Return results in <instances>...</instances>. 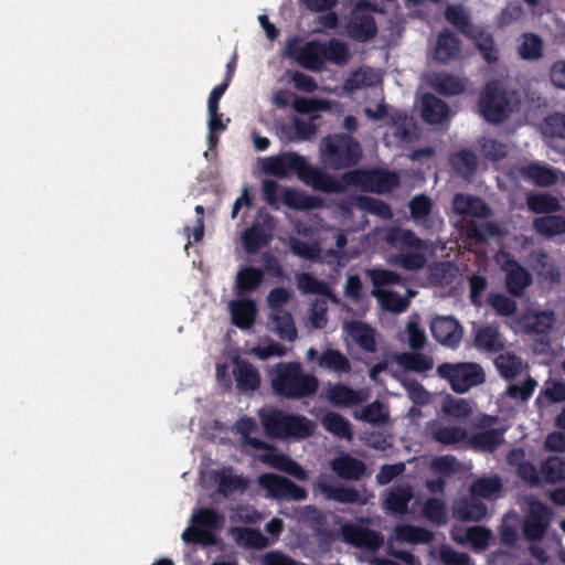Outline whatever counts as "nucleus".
Masks as SVG:
<instances>
[{
	"mask_svg": "<svg viewBox=\"0 0 565 565\" xmlns=\"http://www.w3.org/2000/svg\"><path fill=\"white\" fill-rule=\"evenodd\" d=\"M270 386L276 396L286 399H302L315 395L319 390V380L311 373H305L298 361L278 362L269 371Z\"/></svg>",
	"mask_w": 565,
	"mask_h": 565,
	"instance_id": "1",
	"label": "nucleus"
},
{
	"mask_svg": "<svg viewBox=\"0 0 565 565\" xmlns=\"http://www.w3.org/2000/svg\"><path fill=\"white\" fill-rule=\"evenodd\" d=\"M264 433L269 438L303 439L312 435L313 425L302 415L289 414L285 411L273 408L259 414Z\"/></svg>",
	"mask_w": 565,
	"mask_h": 565,
	"instance_id": "2",
	"label": "nucleus"
},
{
	"mask_svg": "<svg viewBox=\"0 0 565 565\" xmlns=\"http://www.w3.org/2000/svg\"><path fill=\"white\" fill-rule=\"evenodd\" d=\"M321 161L332 170L355 166L362 157L360 142L348 134L324 137L320 145Z\"/></svg>",
	"mask_w": 565,
	"mask_h": 565,
	"instance_id": "3",
	"label": "nucleus"
},
{
	"mask_svg": "<svg viewBox=\"0 0 565 565\" xmlns=\"http://www.w3.org/2000/svg\"><path fill=\"white\" fill-rule=\"evenodd\" d=\"M343 181L363 192H390L399 184L398 175L386 169H353L343 173Z\"/></svg>",
	"mask_w": 565,
	"mask_h": 565,
	"instance_id": "4",
	"label": "nucleus"
},
{
	"mask_svg": "<svg viewBox=\"0 0 565 565\" xmlns=\"http://www.w3.org/2000/svg\"><path fill=\"white\" fill-rule=\"evenodd\" d=\"M479 110L489 122L501 124L513 111L508 90L499 81H490L486 84L479 97Z\"/></svg>",
	"mask_w": 565,
	"mask_h": 565,
	"instance_id": "5",
	"label": "nucleus"
},
{
	"mask_svg": "<svg viewBox=\"0 0 565 565\" xmlns=\"http://www.w3.org/2000/svg\"><path fill=\"white\" fill-rule=\"evenodd\" d=\"M437 374L449 382L454 392L462 394L470 387L484 382V372L477 363H441L437 366Z\"/></svg>",
	"mask_w": 565,
	"mask_h": 565,
	"instance_id": "6",
	"label": "nucleus"
},
{
	"mask_svg": "<svg viewBox=\"0 0 565 565\" xmlns=\"http://www.w3.org/2000/svg\"><path fill=\"white\" fill-rule=\"evenodd\" d=\"M495 262L505 274L504 285L509 295L522 298L533 282L532 274L522 266L509 252H499Z\"/></svg>",
	"mask_w": 565,
	"mask_h": 565,
	"instance_id": "7",
	"label": "nucleus"
},
{
	"mask_svg": "<svg viewBox=\"0 0 565 565\" xmlns=\"http://www.w3.org/2000/svg\"><path fill=\"white\" fill-rule=\"evenodd\" d=\"M275 218L266 213L256 218L242 235L243 247L247 254H256L267 246L273 238Z\"/></svg>",
	"mask_w": 565,
	"mask_h": 565,
	"instance_id": "8",
	"label": "nucleus"
},
{
	"mask_svg": "<svg viewBox=\"0 0 565 565\" xmlns=\"http://www.w3.org/2000/svg\"><path fill=\"white\" fill-rule=\"evenodd\" d=\"M307 163V159L296 152H284L265 158L263 170L266 174L280 179L288 178L291 173H296L301 179Z\"/></svg>",
	"mask_w": 565,
	"mask_h": 565,
	"instance_id": "9",
	"label": "nucleus"
},
{
	"mask_svg": "<svg viewBox=\"0 0 565 565\" xmlns=\"http://www.w3.org/2000/svg\"><path fill=\"white\" fill-rule=\"evenodd\" d=\"M552 510L541 501L530 503L529 512L523 523V536L526 541H541L551 523Z\"/></svg>",
	"mask_w": 565,
	"mask_h": 565,
	"instance_id": "10",
	"label": "nucleus"
},
{
	"mask_svg": "<svg viewBox=\"0 0 565 565\" xmlns=\"http://www.w3.org/2000/svg\"><path fill=\"white\" fill-rule=\"evenodd\" d=\"M430 331L434 339L440 344L456 349L459 347L463 329L452 316H436L430 321Z\"/></svg>",
	"mask_w": 565,
	"mask_h": 565,
	"instance_id": "11",
	"label": "nucleus"
},
{
	"mask_svg": "<svg viewBox=\"0 0 565 565\" xmlns=\"http://www.w3.org/2000/svg\"><path fill=\"white\" fill-rule=\"evenodd\" d=\"M305 184L324 193H343L348 184L343 181V174L338 179L320 168L307 163L300 179Z\"/></svg>",
	"mask_w": 565,
	"mask_h": 565,
	"instance_id": "12",
	"label": "nucleus"
},
{
	"mask_svg": "<svg viewBox=\"0 0 565 565\" xmlns=\"http://www.w3.org/2000/svg\"><path fill=\"white\" fill-rule=\"evenodd\" d=\"M330 468L339 478L350 481H359L366 473V465L349 454L333 458Z\"/></svg>",
	"mask_w": 565,
	"mask_h": 565,
	"instance_id": "13",
	"label": "nucleus"
},
{
	"mask_svg": "<svg viewBox=\"0 0 565 565\" xmlns=\"http://www.w3.org/2000/svg\"><path fill=\"white\" fill-rule=\"evenodd\" d=\"M385 242L393 248L427 249V242L417 236L412 230L399 226L390 227L384 235Z\"/></svg>",
	"mask_w": 565,
	"mask_h": 565,
	"instance_id": "14",
	"label": "nucleus"
},
{
	"mask_svg": "<svg viewBox=\"0 0 565 565\" xmlns=\"http://www.w3.org/2000/svg\"><path fill=\"white\" fill-rule=\"evenodd\" d=\"M454 212L458 215L488 217L492 211L486 201L476 195L457 193L452 199Z\"/></svg>",
	"mask_w": 565,
	"mask_h": 565,
	"instance_id": "15",
	"label": "nucleus"
},
{
	"mask_svg": "<svg viewBox=\"0 0 565 565\" xmlns=\"http://www.w3.org/2000/svg\"><path fill=\"white\" fill-rule=\"evenodd\" d=\"M259 460L299 481H306L309 478L308 471L285 454L265 452L260 455Z\"/></svg>",
	"mask_w": 565,
	"mask_h": 565,
	"instance_id": "16",
	"label": "nucleus"
},
{
	"mask_svg": "<svg viewBox=\"0 0 565 565\" xmlns=\"http://www.w3.org/2000/svg\"><path fill=\"white\" fill-rule=\"evenodd\" d=\"M233 375L236 387L242 392L256 391L260 386V374L248 361L236 358L234 360Z\"/></svg>",
	"mask_w": 565,
	"mask_h": 565,
	"instance_id": "17",
	"label": "nucleus"
},
{
	"mask_svg": "<svg viewBox=\"0 0 565 565\" xmlns=\"http://www.w3.org/2000/svg\"><path fill=\"white\" fill-rule=\"evenodd\" d=\"M413 499V489L409 484H395L391 487L383 501L387 512L403 515L408 512V504Z\"/></svg>",
	"mask_w": 565,
	"mask_h": 565,
	"instance_id": "18",
	"label": "nucleus"
},
{
	"mask_svg": "<svg viewBox=\"0 0 565 565\" xmlns=\"http://www.w3.org/2000/svg\"><path fill=\"white\" fill-rule=\"evenodd\" d=\"M315 489L319 491L327 500H332L343 504H364L360 492L353 487L331 486L323 481H317L313 484Z\"/></svg>",
	"mask_w": 565,
	"mask_h": 565,
	"instance_id": "19",
	"label": "nucleus"
},
{
	"mask_svg": "<svg viewBox=\"0 0 565 565\" xmlns=\"http://www.w3.org/2000/svg\"><path fill=\"white\" fill-rule=\"evenodd\" d=\"M327 398L334 406L350 407L365 402L367 395L345 384H334L327 391Z\"/></svg>",
	"mask_w": 565,
	"mask_h": 565,
	"instance_id": "20",
	"label": "nucleus"
},
{
	"mask_svg": "<svg viewBox=\"0 0 565 565\" xmlns=\"http://www.w3.org/2000/svg\"><path fill=\"white\" fill-rule=\"evenodd\" d=\"M232 322L235 327L247 330L254 322L257 315V307L254 300L242 298L230 303Z\"/></svg>",
	"mask_w": 565,
	"mask_h": 565,
	"instance_id": "21",
	"label": "nucleus"
},
{
	"mask_svg": "<svg viewBox=\"0 0 565 565\" xmlns=\"http://www.w3.org/2000/svg\"><path fill=\"white\" fill-rule=\"evenodd\" d=\"M298 63L306 70L320 72L326 63V54L322 49V42L309 41L297 54Z\"/></svg>",
	"mask_w": 565,
	"mask_h": 565,
	"instance_id": "22",
	"label": "nucleus"
},
{
	"mask_svg": "<svg viewBox=\"0 0 565 565\" xmlns=\"http://www.w3.org/2000/svg\"><path fill=\"white\" fill-rule=\"evenodd\" d=\"M448 104L434 94L427 93L422 99V118L425 122L435 125L441 124L449 114Z\"/></svg>",
	"mask_w": 565,
	"mask_h": 565,
	"instance_id": "23",
	"label": "nucleus"
},
{
	"mask_svg": "<svg viewBox=\"0 0 565 565\" xmlns=\"http://www.w3.org/2000/svg\"><path fill=\"white\" fill-rule=\"evenodd\" d=\"M505 428H490L482 431H478L468 438V443L471 448L484 451L493 452L504 443Z\"/></svg>",
	"mask_w": 565,
	"mask_h": 565,
	"instance_id": "24",
	"label": "nucleus"
},
{
	"mask_svg": "<svg viewBox=\"0 0 565 565\" xmlns=\"http://www.w3.org/2000/svg\"><path fill=\"white\" fill-rule=\"evenodd\" d=\"M264 280V270L254 266L241 268L235 279V294L244 297L255 291Z\"/></svg>",
	"mask_w": 565,
	"mask_h": 565,
	"instance_id": "25",
	"label": "nucleus"
},
{
	"mask_svg": "<svg viewBox=\"0 0 565 565\" xmlns=\"http://www.w3.org/2000/svg\"><path fill=\"white\" fill-rule=\"evenodd\" d=\"M520 172L524 179L537 186H551L558 181L555 169L537 162L522 167Z\"/></svg>",
	"mask_w": 565,
	"mask_h": 565,
	"instance_id": "26",
	"label": "nucleus"
},
{
	"mask_svg": "<svg viewBox=\"0 0 565 565\" xmlns=\"http://www.w3.org/2000/svg\"><path fill=\"white\" fill-rule=\"evenodd\" d=\"M460 52L459 39L448 29H444L437 39L434 57L441 64L448 63Z\"/></svg>",
	"mask_w": 565,
	"mask_h": 565,
	"instance_id": "27",
	"label": "nucleus"
},
{
	"mask_svg": "<svg viewBox=\"0 0 565 565\" xmlns=\"http://www.w3.org/2000/svg\"><path fill=\"white\" fill-rule=\"evenodd\" d=\"M343 533L349 542L360 547L376 548L383 541L379 532L369 527L348 525L343 527Z\"/></svg>",
	"mask_w": 565,
	"mask_h": 565,
	"instance_id": "28",
	"label": "nucleus"
},
{
	"mask_svg": "<svg viewBox=\"0 0 565 565\" xmlns=\"http://www.w3.org/2000/svg\"><path fill=\"white\" fill-rule=\"evenodd\" d=\"M348 333L365 352H376L375 330L365 322L354 320L348 324Z\"/></svg>",
	"mask_w": 565,
	"mask_h": 565,
	"instance_id": "29",
	"label": "nucleus"
},
{
	"mask_svg": "<svg viewBox=\"0 0 565 565\" xmlns=\"http://www.w3.org/2000/svg\"><path fill=\"white\" fill-rule=\"evenodd\" d=\"M475 345L492 353L500 352L504 349L499 329L492 324L483 326L477 330Z\"/></svg>",
	"mask_w": 565,
	"mask_h": 565,
	"instance_id": "30",
	"label": "nucleus"
},
{
	"mask_svg": "<svg viewBox=\"0 0 565 565\" xmlns=\"http://www.w3.org/2000/svg\"><path fill=\"white\" fill-rule=\"evenodd\" d=\"M354 417L372 426H384L390 419V413L386 406L379 399L365 405L360 411L354 412Z\"/></svg>",
	"mask_w": 565,
	"mask_h": 565,
	"instance_id": "31",
	"label": "nucleus"
},
{
	"mask_svg": "<svg viewBox=\"0 0 565 565\" xmlns=\"http://www.w3.org/2000/svg\"><path fill=\"white\" fill-rule=\"evenodd\" d=\"M394 534L396 541L411 544H428L434 540V533L431 531L412 524L396 525Z\"/></svg>",
	"mask_w": 565,
	"mask_h": 565,
	"instance_id": "32",
	"label": "nucleus"
},
{
	"mask_svg": "<svg viewBox=\"0 0 565 565\" xmlns=\"http://www.w3.org/2000/svg\"><path fill=\"white\" fill-rule=\"evenodd\" d=\"M534 231L544 237H554L565 234V216L562 214H547L535 217L533 221Z\"/></svg>",
	"mask_w": 565,
	"mask_h": 565,
	"instance_id": "33",
	"label": "nucleus"
},
{
	"mask_svg": "<svg viewBox=\"0 0 565 565\" xmlns=\"http://www.w3.org/2000/svg\"><path fill=\"white\" fill-rule=\"evenodd\" d=\"M320 367L332 371L338 374H348L352 366L349 359L338 349L328 348L319 356Z\"/></svg>",
	"mask_w": 565,
	"mask_h": 565,
	"instance_id": "34",
	"label": "nucleus"
},
{
	"mask_svg": "<svg viewBox=\"0 0 565 565\" xmlns=\"http://www.w3.org/2000/svg\"><path fill=\"white\" fill-rule=\"evenodd\" d=\"M469 39L475 42L482 58L487 63L492 64L499 60V50L495 45L493 35L490 32L478 26Z\"/></svg>",
	"mask_w": 565,
	"mask_h": 565,
	"instance_id": "35",
	"label": "nucleus"
},
{
	"mask_svg": "<svg viewBox=\"0 0 565 565\" xmlns=\"http://www.w3.org/2000/svg\"><path fill=\"white\" fill-rule=\"evenodd\" d=\"M371 296L376 298L385 311L401 313L409 306V300L394 290L372 289Z\"/></svg>",
	"mask_w": 565,
	"mask_h": 565,
	"instance_id": "36",
	"label": "nucleus"
},
{
	"mask_svg": "<svg viewBox=\"0 0 565 565\" xmlns=\"http://www.w3.org/2000/svg\"><path fill=\"white\" fill-rule=\"evenodd\" d=\"M435 441L444 446H457L468 441V431L461 426H444L439 425L431 431Z\"/></svg>",
	"mask_w": 565,
	"mask_h": 565,
	"instance_id": "37",
	"label": "nucleus"
},
{
	"mask_svg": "<svg viewBox=\"0 0 565 565\" xmlns=\"http://www.w3.org/2000/svg\"><path fill=\"white\" fill-rule=\"evenodd\" d=\"M541 482L555 484L565 480V459L550 456L540 466Z\"/></svg>",
	"mask_w": 565,
	"mask_h": 565,
	"instance_id": "38",
	"label": "nucleus"
},
{
	"mask_svg": "<svg viewBox=\"0 0 565 565\" xmlns=\"http://www.w3.org/2000/svg\"><path fill=\"white\" fill-rule=\"evenodd\" d=\"M350 31L353 39L367 42L377 34L376 21L371 14L355 15L351 21Z\"/></svg>",
	"mask_w": 565,
	"mask_h": 565,
	"instance_id": "39",
	"label": "nucleus"
},
{
	"mask_svg": "<svg viewBox=\"0 0 565 565\" xmlns=\"http://www.w3.org/2000/svg\"><path fill=\"white\" fill-rule=\"evenodd\" d=\"M526 204L530 211L535 214H551L561 210L557 198L547 193H532L526 196Z\"/></svg>",
	"mask_w": 565,
	"mask_h": 565,
	"instance_id": "40",
	"label": "nucleus"
},
{
	"mask_svg": "<svg viewBox=\"0 0 565 565\" xmlns=\"http://www.w3.org/2000/svg\"><path fill=\"white\" fill-rule=\"evenodd\" d=\"M323 427L329 433L339 438L351 439L352 429L350 422L335 412L327 413L321 420Z\"/></svg>",
	"mask_w": 565,
	"mask_h": 565,
	"instance_id": "41",
	"label": "nucleus"
},
{
	"mask_svg": "<svg viewBox=\"0 0 565 565\" xmlns=\"http://www.w3.org/2000/svg\"><path fill=\"white\" fill-rule=\"evenodd\" d=\"M445 18L467 38L478 28L471 23L469 14L459 6L447 7Z\"/></svg>",
	"mask_w": 565,
	"mask_h": 565,
	"instance_id": "42",
	"label": "nucleus"
},
{
	"mask_svg": "<svg viewBox=\"0 0 565 565\" xmlns=\"http://www.w3.org/2000/svg\"><path fill=\"white\" fill-rule=\"evenodd\" d=\"M454 169L462 177L470 178L475 175L478 168V158L476 153L468 149H462L451 158Z\"/></svg>",
	"mask_w": 565,
	"mask_h": 565,
	"instance_id": "43",
	"label": "nucleus"
},
{
	"mask_svg": "<svg viewBox=\"0 0 565 565\" xmlns=\"http://www.w3.org/2000/svg\"><path fill=\"white\" fill-rule=\"evenodd\" d=\"M290 479L276 473H263L258 477V484L265 489L269 497L281 500Z\"/></svg>",
	"mask_w": 565,
	"mask_h": 565,
	"instance_id": "44",
	"label": "nucleus"
},
{
	"mask_svg": "<svg viewBox=\"0 0 565 565\" xmlns=\"http://www.w3.org/2000/svg\"><path fill=\"white\" fill-rule=\"evenodd\" d=\"M297 287L302 294L330 296L331 290L327 282L318 279L310 273H300L296 276Z\"/></svg>",
	"mask_w": 565,
	"mask_h": 565,
	"instance_id": "45",
	"label": "nucleus"
},
{
	"mask_svg": "<svg viewBox=\"0 0 565 565\" xmlns=\"http://www.w3.org/2000/svg\"><path fill=\"white\" fill-rule=\"evenodd\" d=\"M217 491L227 497L235 491H245L247 488V481L242 476L232 475V468L227 471L223 470L217 475Z\"/></svg>",
	"mask_w": 565,
	"mask_h": 565,
	"instance_id": "46",
	"label": "nucleus"
},
{
	"mask_svg": "<svg viewBox=\"0 0 565 565\" xmlns=\"http://www.w3.org/2000/svg\"><path fill=\"white\" fill-rule=\"evenodd\" d=\"M426 256L423 250L401 252L391 258V263L405 270H419L426 265Z\"/></svg>",
	"mask_w": 565,
	"mask_h": 565,
	"instance_id": "47",
	"label": "nucleus"
},
{
	"mask_svg": "<svg viewBox=\"0 0 565 565\" xmlns=\"http://www.w3.org/2000/svg\"><path fill=\"white\" fill-rule=\"evenodd\" d=\"M487 505L479 500H468L455 509V515L461 521H481L487 515Z\"/></svg>",
	"mask_w": 565,
	"mask_h": 565,
	"instance_id": "48",
	"label": "nucleus"
},
{
	"mask_svg": "<svg viewBox=\"0 0 565 565\" xmlns=\"http://www.w3.org/2000/svg\"><path fill=\"white\" fill-rule=\"evenodd\" d=\"M521 58L526 61H535L543 55V40L535 33H525L523 41L519 46Z\"/></svg>",
	"mask_w": 565,
	"mask_h": 565,
	"instance_id": "49",
	"label": "nucleus"
},
{
	"mask_svg": "<svg viewBox=\"0 0 565 565\" xmlns=\"http://www.w3.org/2000/svg\"><path fill=\"white\" fill-rule=\"evenodd\" d=\"M487 303L501 317H511L518 311L516 301L501 292H490Z\"/></svg>",
	"mask_w": 565,
	"mask_h": 565,
	"instance_id": "50",
	"label": "nucleus"
},
{
	"mask_svg": "<svg viewBox=\"0 0 565 565\" xmlns=\"http://www.w3.org/2000/svg\"><path fill=\"white\" fill-rule=\"evenodd\" d=\"M365 275L370 278L373 289H381L385 286L401 285L402 276L391 269L384 268H370L366 269Z\"/></svg>",
	"mask_w": 565,
	"mask_h": 565,
	"instance_id": "51",
	"label": "nucleus"
},
{
	"mask_svg": "<svg viewBox=\"0 0 565 565\" xmlns=\"http://www.w3.org/2000/svg\"><path fill=\"white\" fill-rule=\"evenodd\" d=\"M282 202L286 206L299 211L316 207L315 198L296 189H286L282 193Z\"/></svg>",
	"mask_w": 565,
	"mask_h": 565,
	"instance_id": "52",
	"label": "nucleus"
},
{
	"mask_svg": "<svg viewBox=\"0 0 565 565\" xmlns=\"http://www.w3.org/2000/svg\"><path fill=\"white\" fill-rule=\"evenodd\" d=\"M433 87L441 95H458L463 90L461 81L451 74H438L431 82Z\"/></svg>",
	"mask_w": 565,
	"mask_h": 565,
	"instance_id": "53",
	"label": "nucleus"
},
{
	"mask_svg": "<svg viewBox=\"0 0 565 565\" xmlns=\"http://www.w3.org/2000/svg\"><path fill=\"white\" fill-rule=\"evenodd\" d=\"M396 359L409 371L426 372L433 367V360L422 353H402Z\"/></svg>",
	"mask_w": 565,
	"mask_h": 565,
	"instance_id": "54",
	"label": "nucleus"
},
{
	"mask_svg": "<svg viewBox=\"0 0 565 565\" xmlns=\"http://www.w3.org/2000/svg\"><path fill=\"white\" fill-rule=\"evenodd\" d=\"M491 539V531L483 526H471L466 531L465 537L457 539L461 543H470L476 551H483L488 547Z\"/></svg>",
	"mask_w": 565,
	"mask_h": 565,
	"instance_id": "55",
	"label": "nucleus"
},
{
	"mask_svg": "<svg viewBox=\"0 0 565 565\" xmlns=\"http://www.w3.org/2000/svg\"><path fill=\"white\" fill-rule=\"evenodd\" d=\"M273 321L276 326L277 334L280 339L287 341H295L297 338V329L291 313L282 312L273 316Z\"/></svg>",
	"mask_w": 565,
	"mask_h": 565,
	"instance_id": "56",
	"label": "nucleus"
},
{
	"mask_svg": "<svg viewBox=\"0 0 565 565\" xmlns=\"http://www.w3.org/2000/svg\"><path fill=\"white\" fill-rule=\"evenodd\" d=\"M326 54V62L330 61L334 64H344L349 58L348 45L339 40L331 39L328 43H322Z\"/></svg>",
	"mask_w": 565,
	"mask_h": 565,
	"instance_id": "57",
	"label": "nucleus"
},
{
	"mask_svg": "<svg viewBox=\"0 0 565 565\" xmlns=\"http://www.w3.org/2000/svg\"><path fill=\"white\" fill-rule=\"evenodd\" d=\"M223 516L212 508H204L193 516V523L200 529L213 532L222 525Z\"/></svg>",
	"mask_w": 565,
	"mask_h": 565,
	"instance_id": "58",
	"label": "nucleus"
},
{
	"mask_svg": "<svg viewBox=\"0 0 565 565\" xmlns=\"http://www.w3.org/2000/svg\"><path fill=\"white\" fill-rule=\"evenodd\" d=\"M537 386V382L532 377L527 379L522 384H510L507 387L505 395L514 401L527 402Z\"/></svg>",
	"mask_w": 565,
	"mask_h": 565,
	"instance_id": "59",
	"label": "nucleus"
},
{
	"mask_svg": "<svg viewBox=\"0 0 565 565\" xmlns=\"http://www.w3.org/2000/svg\"><path fill=\"white\" fill-rule=\"evenodd\" d=\"M501 488L502 484L498 477L480 478L472 483L471 492L473 495L488 499L498 493Z\"/></svg>",
	"mask_w": 565,
	"mask_h": 565,
	"instance_id": "60",
	"label": "nucleus"
},
{
	"mask_svg": "<svg viewBox=\"0 0 565 565\" xmlns=\"http://www.w3.org/2000/svg\"><path fill=\"white\" fill-rule=\"evenodd\" d=\"M407 341L412 350H420L425 347L427 338L420 328L418 317L411 318L406 324Z\"/></svg>",
	"mask_w": 565,
	"mask_h": 565,
	"instance_id": "61",
	"label": "nucleus"
},
{
	"mask_svg": "<svg viewBox=\"0 0 565 565\" xmlns=\"http://www.w3.org/2000/svg\"><path fill=\"white\" fill-rule=\"evenodd\" d=\"M495 365L500 372V375L507 380H513L519 373L521 369L520 359L514 355H500L495 360Z\"/></svg>",
	"mask_w": 565,
	"mask_h": 565,
	"instance_id": "62",
	"label": "nucleus"
},
{
	"mask_svg": "<svg viewBox=\"0 0 565 565\" xmlns=\"http://www.w3.org/2000/svg\"><path fill=\"white\" fill-rule=\"evenodd\" d=\"M431 207V200L425 194L416 195L409 202L411 216L415 221L426 218L430 214Z\"/></svg>",
	"mask_w": 565,
	"mask_h": 565,
	"instance_id": "63",
	"label": "nucleus"
},
{
	"mask_svg": "<svg viewBox=\"0 0 565 565\" xmlns=\"http://www.w3.org/2000/svg\"><path fill=\"white\" fill-rule=\"evenodd\" d=\"M439 559L444 565H470L471 562L469 554L458 552L449 545L440 547Z\"/></svg>",
	"mask_w": 565,
	"mask_h": 565,
	"instance_id": "64",
	"label": "nucleus"
}]
</instances>
